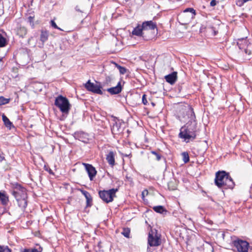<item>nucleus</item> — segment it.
I'll list each match as a JSON object with an SVG mask.
<instances>
[{
  "label": "nucleus",
  "instance_id": "obj_36",
  "mask_svg": "<svg viewBox=\"0 0 252 252\" xmlns=\"http://www.w3.org/2000/svg\"><path fill=\"white\" fill-rule=\"evenodd\" d=\"M217 2L216 0H212L210 2V5L211 6H214L217 5Z\"/></svg>",
  "mask_w": 252,
  "mask_h": 252
},
{
  "label": "nucleus",
  "instance_id": "obj_30",
  "mask_svg": "<svg viewBox=\"0 0 252 252\" xmlns=\"http://www.w3.org/2000/svg\"><path fill=\"white\" fill-rule=\"evenodd\" d=\"M0 252H11V251L7 246H0Z\"/></svg>",
  "mask_w": 252,
  "mask_h": 252
},
{
  "label": "nucleus",
  "instance_id": "obj_45",
  "mask_svg": "<svg viewBox=\"0 0 252 252\" xmlns=\"http://www.w3.org/2000/svg\"><path fill=\"white\" fill-rule=\"evenodd\" d=\"M217 33V32H215V35H216Z\"/></svg>",
  "mask_w": 252,
  "mask_h": 252
},
{
  "label": "nucleus",
  "instance_id": "obj_24",
  "mask_svg": "<svg viewBox=\"0 0 252 252\" xmlns=\"http://www.w3.org/2000/svg\"><path fill=\"white\" fill-rule=\"evenodd\" d=\"M27 199H24L23 198L21 200H19L18 201H17L18 203V205L20 208H21L22 209H25L27 206Z\"/></svg>",
  "mask_w": 252,
  "mask_h": 252
},
{
  "label": "nucleus",
  "instance_id": "obj_13",
  "mask_svg": "<svg viewBox=\"0 0 252 252\" xmlns=\"http://www.w3.org/2000/svg\"><path fill=\"white\" fill-rule=\"evenodd\" d=\"M122 87L120 82L118 83L116 87L110 88L107 89V91L111 94H118L122 92Z\"/></svg>",
  "mask_w": 252,
  "mask_h": 252
},
{
  "label": "nucleus",
  "instance_id": "obj_33",
  "mask_svg": "<svg viewBox=\"0 0 252 252\" xmlns=\"http://www.w3.org/2000/svg\"><path fill=\"white\" fill-rule=\"evenodd\" d=\"M44 168V170L48 171L49 174H52V175L54 174L53 171L49 167L45 165Z\"/></svg>",
  "mask_w": 252,
  "mask_h": 252
},
{
  "label": "nucleus",
  "instance_id": "obj_22",
  "mask_svg": "<svg viewBox=\"0 0 252 252\" xmlns=\"http://www.w3.org/2000/svg\"><path fill=\"white\" fill-rule=\"evenodd\" d=\"M2 120L4 123V125L9 128L13 126L12 123L9 121V119L4 114L2 115Z\"/></svg>",
  "mask_w": 252,
  "mask_h": 252
},
{
  "label": "nucleus",
  "instance_id": "obj_17",
  "mask_svg": "<svg viewBox=\"0 0 252 252\" xmlns=\"http://www.w3.org/2000/svg\"><path fill=\"white\" fill-rule=\"evenodd\" d=\"M106 159L109 165L113 166L115 164V154L113 151H110L107 155Z\"/></svg>",
  "mask_w": 252,
  "mask_h": 252
},
{
  "label": "nucleus",
  "instance_id": "obj_5",
  "mask_svg": "<svg viewBox=\"0 0 252 252\" xmlns=\"http://www.w3.org/2000/svg\"><path fill=\"white\" fill-rule=\"evenodd\" d=\"M161 235L156 229L151 228L148 234V244L151 247H158L161 245Z\"/></svg>",
  "mask_w": 252,
  "mask_h": 252
},
{
  "label": "nucleus",
  "instance_id": "obj_3",
  "mask_svg": "<svg viewBox=\"0 0 252 252\" xmlns=\"http://www.w3.org/2000/svg\"><path fill=\"white\" fill-rule=\"evenodd\" d=\"M237 45L240 50L238 57L239 60L247 61L252 58V44L247 38L238 39Z\"/></svg>",
  "mask_w": 252,
  "mask_h": 252
},
{
  "label": "nucleus",
  "instance_id": "obj_43",
  "mask_svg": "<svg viewBox=\"0 0 252 252\" xmlns=\"http://www.w3.org/2000/svg\"><path fill=\"white\" fill-rule=\"evenodd\" d=\"M29 19H30V20L32 19V17H31V16H30V17H29Z\"/></svg>",
  "mask_w": 252,
  "mask_h": 252
},
{
  "label": "nucleus",
  "instance_id": "obj_16",
  "mask_svg": "<svg viewBox=\"0 0 252 252\" xmlns=\"http://www.w3.org/2000/svg\"><path fill=\"white\" fill-rule=\"evenodd\" d=\"M0 201L3 206H6L8 205L9 197L5 191H0Z\"/></svg>",
  "mask_w": 252,
  "mask_h": 252
},
{
  "label": "nucleus",
  "instance_id": "obj_9",
  "mask_svg": "<svg viewBox=\"0 0 252 252\" xmlns=\"http://www.w3.org/2000/svg\"><path fill=\"white\" fill-rule=\"evenodd\" d=\"M113 123L111 126V132L113 134H120L123 132L124 127L123 125L125 123L122 121L114 117L113 120Z\"/></svg>",
  "mask_w": 252,
  "mask_h": 252
},
{
  "label": "nucleus",
  "instance_id": "obj_14",
  "mask_svg": "<svg viewBox=\"0 0 252 252\" xmlns=\"http://www.w3.org/2000/svg\"><path fill=\"white\" fill-rule=\"evenodd\" d=\"M81 192L84 195L86 199V207H90L92 206L93 199L90 193L86 190L81 189Z\"/></svg>",
  "mask_w": 252,
  "mask_h": 252
},
{
  "label": "nucleus",
  "instance_id": "obj_38",
  "mask_svg": "<svg viewBox=\"0 0 252 252\" xmlns=\"http://www.w3.org/2000/svg\"><path fill=\"white\" fill-rule=\"evenodd\" d=\"M111 80V77L110 76H107L106 77V82L108 83V82H110Z\"/></svg>",
  "mask_w": 252,
  "mask_h": 252
},
{
  "label": "nucleus",
  "instance_id": "obj_26",
  "mask_svg": "<svg viewBox=\"0 0 252 252\" xmlns=\"http://www.w3.org/2000/svg\"><path fill=\"white\" fill-rule=\"evenodd\" d=\"M7 44L6 39L0 33V47H5Z\"/></svg>",
  "mask_w": 252,
  "mask_h": 252
},
{
  "label": "nucleus",
  "instance_id": "obj_4",
  "mask_svg": "<svg viewBox=\"0 0 252 252\" xmlns=\"http://www.w3.org/2000/svg\"><path fill=\"white\" fill-rule=\"evenodd\" d=\"M231 238V244L236 249L238 252H248L250 246L247 241L241 239L235 236H232Z\"/></svg>",
  "mask_w": 252,
  "mask_h": 252
},
{
  "label": "nucleus",
  "instance_id": "obj_42",
  "mask_svg": "<svg viewBox=\"0 0 252 252\" xmlns=\"http://www.w3.org/2000/svg\"><path fill=\"white\" fill-rule=\"evenodd\" d=\"M3 57H0V62H2V61H3Z\"/></svg>",
  "mask_w": 252,
  "mask_h": 252
},
{
  "label": "nucleus",
  "instance_id": "obj_31",
  "mask_svg": "<svg viewBox=\"0 0 252 252\" xmlns=\"http://www.w3.org/2000/svg\"><path fill=\"white\" fill-rule=\"evenodd\" d=\"M51 25L52 26V27H53L54 28H55L56 29L59 30L60 31H63L62 29H61L60 28L58 27V26L57 25V24H56V23L55 22V21L54 20L51 21Z\"/></svg>",
  "mask_w": 252,
  "mask_h": 252
},
{
  "label": "nucleus",
  "instance_id": "obj_6",
  "mask_svg": "<svg viewBox=\"0 0 252 252\" xmlns=\"http://www.w3.org/2000/svg\"><path fill=\"white\" fill-rule=\"evenodd\" d=\"M55 105L64 114H68L70 109V104L68 99L61 95L56 98Z\"/></svg>",
  "mask_w": 252,
  "mask_h": 252
},
{
  "label": "nucleus",
  "instance_id": "obj_23",
  "mask_svg": "<svg viewBox=\"0 0 252 252\" xmlns=\"http://www.w3.org/2000/svg\"><path fill=\"white\" fill-rule=\"evenodd\" d=\"M153 209L156 212L159 214H164V213L167 212V210L164 207L161 205L154 206Z\"/></svg>",
  "mask_w": 252,
  "mask_h": 252
},
{
  "label": "nucleus",
  "instance_id": "obj_40",
  "mask_svg": "<svg viewBox=\"0 0 252 252\" xmlns=\"http://www.w3.org/2000/svg\"><path fill=\"white\" fill-rule=\"evenodd\" d=\"M145 192L146 193V194H148V191L147 190H145L144 191H143L142 192V197H144V195H145Z\"/></svg>",
  "mask_w": 252,
  "mask_h": 252
},
{
  "label": "nucleus",
  "instance_id": "obj_37",
  "mask_svg": "<svg viewBox=\"0 0 252 252\" xmlns=\"http://www.w3.org/2000/svg\"><path fill=\"white\" fill-rule=\"evenodd\" d=\"M31 249H21L20 252H31Z\"/></svg>",
  "mask_w": 252,
  "mask_h": 252
},
{
  "label": "nucleus",
  "instance_id": "obj_2",
  "mask_svg": "<svg viewBox=\"0 0 252 252\" xmlns=\"http://www.w3.org/2000/svg\"><path fill=\"white\" fill-rule=\"evenodd\" d=\"M215 184L222 189H233L235 183L228 173L224 171H219L216 173Z\"/></svg>",
  "mask_w": 252,
  "mask_h": 252
},
{
  "label": "nucleus",
  "instance_id": "obj_35",
  "mask_svg": "<svg viewBox=\"0 0 252 252\" xmlns=\"http://www.w3.org/2000/svg\"><path fill=\"white\" fill-rule=\"evenodd\" d=\"M142 103L144 104V105H147V104L148 103V101L147 100V98H146V94H143V96H142Z\"/></svg>",
  "mask_w": 252,
  "mask_h": 252
},
{
  "label": "nucleus",
  "instance_id": "obj_7",
  "mask_svg": "<svg viewBox=\"0 0 252 252\" xmlns=\"http://www.w3.org/2000/svg\"><path fill=\"white\" fill-rule=\"evenodd\" d=\"M118 191V189H112L107 190H99L98 194L99 197L103 202L108 203L113 201L114 197H116V193Z\"/></svg>",
  "mask_w": 252,
  "mask_h": 252
},
{
  "label": "nucleus",
  "instance_id": "obj_44",
  "mask_svg": "<svg viewBox=\"0 0 252 252\" xmlns=\"http://www.w3.org/2000/svg\"><path fill=\"white\" fill-rule=\"evenodd\" d=\"M152 104L153 106H154V105H155V104H154L153 102H152Z\"/></svg>",
  "mask_w": 252,
  "mask_h": 252
},
{
  "label": "nucleus",
  "instance_id": "obj_34",
  "mask_svg": "<svg viewBox=\"0 0 252 252\" xmlns=\"http://www.w3.org/2000/svg\"><path fill=\"white\" fill-rule=\"evenodd\" d=\"M42 248L40 247L38 249H32L31 252H42Z\"/></svg>",
  "mask_w": 252,
  "mask_h": 252
},
{
  "label": "nucleus",
  "instance_id": "obj_10",
  "mask_svg": "<svg viewBox=\"0 0 252 252\" xmlns=\"http://www.w3.org/2000/svg\"><path fill=\"white\" fill-rule=\"evenodd\" d=\"M85 87L90 92L99 94H103V92L101 91L102 86L100 84H94L91 82L90 80L85 84Z\"/></svg>",
  "mask_w": 252,
  "mask_h": 252
},
{
  "label": "nucleus",
  "instance_id": "obj_11",
  "mask_svg": "<svg viewBox=\"0 0 252 252\" xmlns=\"http://www.w3.org/2000/svg\"><path fill=\"white\" fill-rule=\"evenodd\" d=\"M83 165L85 167L90 180L92 181L96 174V171L95 168L92 165L89 163H83Z\"/></svg>",
  "mask_w": 252,
  "mask_h": 252
},
{
  "label": "nucleus",
  "instance_id": "obj_41",
  "mask_svg": "<svg viewBox=\"0 0 252 252\" xmlns=\"http://www.w3.org/2000/svg\"><path fill=\"white\" fill-rule=\"evenodd\" d=\"M75 10L76 11H79V12H81V11L78 8V6H76Z\"/></svg>",
  "mask_w": 252,
  "mask_h": 252
},
{
  "label": "nucleus",
  "instance_id": "obj_25",
  "mask_svg": "<svg viewBox=\"0 0 252 252\" xmlns=\"http://www.w3.org/2000/svg\"><path fill=\"white\" fill-rule=\"evenodd\" d=\"M182 156L183 158V160L184 163H186L188 162L189 160V157L188 152H183L182 153Z\"/></svg>",
  "mask_w": 252,
  "mask_h": 252
},
{
  "label": "nucleus",
  "instance_id": "obj_28",
  "mask_svg": "<svg viewBox=\"0 0 252 252\" xmlns=\"http://www.w3.org/2000/svg\"><path fill=\"white\" fill-rule=\"evenodd\" d=\"M189 12L191 13V17L193 18L196 14L195 10L193 8H187L184 10V13Z\"/></svg>",
  "mask_w": 252,
  "mask_h": 252
},
{
  "label": "nucleus",
  "instance_id": "obj_21",
  "mask_svg": "<svg viewBox=\"0 0 252 252\" xmlns=\"http://www.w3.org/2000/svg\"><path fill=\"white\" fill-rule=\"evenodd\" d=\"M27 33V29L24 27H20L17 29V34L21 37H23Z\"/></svg>",
  "mask_w": 252,
  "mask_h": 252
},
{
  "label": "nucleus",
  "instance_id": "obj_1",
  "mask_svg": "<svg viewBox=\"0 0 252 252\" xmlns=\"http://www.w3.org/2000/svg\"><path fill=\"white\" fill-rule=\"evenodd\" d=\"M184 117L188 122L180 128L178 136L186 143H188L190 141H193L197 135V122L195 113L191 107L186 111V116Z\"/></svg>",
  "mask_w": 252,
  "mask_h": 252
},
{
  "label": "nucleus",
  "instance_id": "obj_32",
  "mask_svg": "<svg viewBox=\"0 0 252 252\" xmlns=\"http://www.w3.org/2000/svg\"><path fill=\"white\" fill-rule=\"evenodd\" d=\"M152 154L154 155L156 157V158L157 160L159 161L161 159V156L160 154L155 151H152Z\"/></svg>",
  "mask_w": 252,
  "mask_h": 252
},
{
  "label": "nucleus",
  "instance_id": "obj_12",
  "mask_svg": "<svg viewBox=\"0 0 252 252\" xmlns=\"http://www.w3.org/2000/svg\"><path fill=\"white\" fill-rule=\"evenodd\" d=\"M166 81L171 85L174 84L177 79V72L174 71L165 76Z\"/></svg>",
  "mask_w": 252,
  "mask_h": 252
},
{
  "label": "nucleus",
  "instance_id": "obj_8",
  "mask_svg": "<svg viewBox=\"0 0 252 252\" xmlns=\"http://www.w3.org/2000/svg\"><path fill=\"white\" fill-rule=\"evenodd\" d=\"M13 189L12 194L15 197L16 201L24 199H27L28 196L26 189L20 184L16 183L13 185Z\"/></svg>",
  "mask_w": 252,
  "mask_h": 252
},
{
  "label": "nucleus",
  "instance_id": "obj_29",
  "mask_svg": "<svg viewBox=\"0 0 252 252\" xmlns=\"http://www.w3.org/2000/svg\"><path fill=\"white\" fill-rule=\"evenodd\" d=\"M10 101V98H6L3 96H0V105L7 104Z\"/></svg>",
  "mask_w": 252,
  "mask_h": 252
},
{
  "label": "nucleus",
  "instance_id": "obj_18",
  "mask_svg": "<svg viewBox=\"0 0 252 252\" xmlns=\"http://www.w3.org/2000/svg\"><path fill=\"white\" fill-rule=\"evenodd\" d=\"M144 31L143 29V27L142 25H138L136 28H135L132 32V33L133 35H135L137 36H143L144 33Z\"/></svg>",
  "mask_w": 252,
  "mask_h": 252
},
{
  "label": "nucleus",
  "instance_id": "obj_27",
  "mask_svg": "<svg viewBox=\"0 0 252 252\" xmlns=\"http://www.w3.org/2000/svg\"><path fill=\"white\" fill-rule=\"evenodd\" d=\"M130 232V230L129 228H123V231L121 232V233L125 237H126V238H129Z\"/></svg>",
  "mask_w": 252,
  "mask_h": 252
},
{
  "label": "nucleus",
  "instance_id": "obj_15",
  "mask_svg": "<svg viewBox=\"0 0 252 252\" xmlns=\"http://www.w3.org/2000/svg\"><path fill=\"white\" fill-rule=\"evenodd\" d=\"M142 26L144 31L149 30H152L157 28L156 24L152 21L143 22Z\"/></svg>",
  "mask_w": 252,
  "mask_h": 252
},
{
  "label": "nucleus",
  "instance_id": "obj_20",
  "mask_svg": "<svg viewBox=\"0 0 252 252\" xmlns=\"http://www.w3.org/2000/svg\"><path fill=\"white\" fill-rule=\"evenodd\" d=\"M111 65L113 67H117L121 74H125L126 72L127 69L125 67L122 66L114 62H111Z\"/></svg>",
  "mask_w": 252,
  "mask_h": 252
},
{
  "label": "nucleus",
  "instance_id": "obj_19",
  "mask_svg": "<svg viewBox=\"0 0 252 252\" xmlns=\"http://www.w3.org/2000/svg\"><path fill=\"white\" fill-rule=\"evenodd\" d=\"M49 32L46 30H41L40 35V40L44 44L48 39Z\"/></svg>",
  "mask_w": 252,
  "mask_h": 252
},
{
  "label": "nucleus",
  "instance_id": "obj_39",
  "mask_svg": "<svg viewBox=\"0 0 252 252\" xmlns=\"http://www.w3.org/2000/svg\"><path fill=\"white\" fill-rule=\"evenodd\" d=\"M5 160V158L0 155V162Z\"/></svg>",
  "mask_w": 252,
  "mask_h": 252
}]
</instances>
